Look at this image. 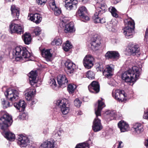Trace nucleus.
I'll return each mask as SVG.
<instances>
[{
  "label": "nucleus",
  "instance_id": "f257e3e1",
  "mask_svg": "<svg viewBox=\"0 0 148 148\" xmlns=\"http://www.w3.org/2000/svg\"><path fill=\"white\" fill-rule=\"evenodd\" d=\"M12 117L8 114H4L0 118V126L1 129L3 130V134L4 137L10 141H13L15 139V134L10 132H5L12 120Z\"/></svg>",
  "mask_w": 148,
  "mask_h": 148
},
{
  "label": "nucleus",
  "instance_id": "f03ea898",
  "mask_svg": "<svg viewBox=\"0 0 148 148\" xmlns=\"http://www.w3.org/2000/svg\"><path fill=\"white\" fill-rule=\"evenodd\" d=\"M11 10L12 14L15 20L12 21L9 27L11 33H16L18 34H23L24 32L23 27L20 24L14 23V21L17 19L19 15V10L18 8H16L14 5L11 6Z\"/></svg>",
  "mask_w": 148,
  "mask_h": 148
},
{
  "label": "nucleus",
  "instance_id": "7ed1b4c3",
  "mask_svg": "<svg viewBox=\"0 0 148 148\" xmlns=\"http://www.w3.org/2000/svg\"><path fill=\"white\" fill-rule=\"evenodd\" d=\"M141 69L134 66L122 74V79L126 82H133L137 80L140 74Z\"/></svg>",
  "mask_w": 148,
  "mask_h": 148
},
{
  "label": "nucleus",
  "instance_id": "20e7f679",
  "mask_svg": "<svg viewBox=\"0 0 148 148\" xmlns=\"http://www.w3.org/2000/svg\"><path fill=\"white\" fill-rule=\"evenodd\" d=\"M95 12L92 16L94 22L95 23H103L106 22L104 18L101 19L100 15L104 13L107 10V6L104 0H98L95 5Z\"/></svg>",
  "mask_w": 148,
  "mask_h": 148
},
{
  "label": "nucleus",
  "instance_id": "39448f33",
  "mask_svg": "<svg viewBox=\"0 0 148 148\" xmlns=\"http://www.w3.org/2000/svg\"><path fill=\"white\" fill-rule=\"evenodd\" d=\"M103 99L98 100L97 106L95 108L96 117L94 119L92 125V129L94 132H96L101 130L103 128L100 120L98 117L101 116V112L103 108L105 106L104 103L102 101Z\"/></svg>",
  "mask_w": 148,
  "mask_h": 148
},
{
  "label": "nucleus",
  "instance_id": "423d86ee",
  "mask_svg": "<svg viewBox=\"0 0 148 148\" xmlns=\"http://www.w3.org/2000/svg\"><path fill=\"white\" fill-rule=\"evenodd\" d=\"M13 55L16 61L24 62V59L29 58L31 56L26 47L22 46H17L15 47L13 51Z\"/></svg>",
  "mask_w": 148,
  "mask_h": 148
},
{
  "label": "nucleus",
  "instance_id": "0eeeda50",
  "mask_svg": "<svg viewBox=\"0 0 148 148\" xmlns=\"http://www.w3.org/2000/svg\"><path fill=\"white\" fill-rule=\"evenodd\" d=\"M124 22L125 26L123 29V33L126 38H131L135 28L134 21L130 18L125 20Z\"/></svg>",
  "mask_w": 148,
  "mask_h": 148
},
{
  "label": "nucleus",
  "instance_id": "6e6552de",
  "mask_svg": "<svg viewBox=\"0 0 148 148\" xmlns=\"http://www.w3.org/2000/svg\"><path fill=\"white\" fill-rule=\"evenodd\" d=\"M54 103L55 104L60 108L63 114H66L69 112V105L68 104L66 99H64L57 100Z\"/></svg>",
  "mask_w": 148,
  "mask_h": 148
},
{
  "label": "nucleus",
  "instance_id": "1a4fd4ad",
  "mask_svg": "<svg viewBox=\"0 0 148 148\" xmlns=\"http://www.w3.org/2000/svg\"><path fill=\"white\" fill-rule=\"evenodd\" d=\"M67 18L62 17L60 18V27H64L65 26L64 31L66 33L73 32L75 31L74 28V24L73 22L66 24Z\"/></svg>",
  "mask_w": 148,
  "mask_h": 148
},
{
  "label": "nucleus",
  "instance_id": "9d476101",
  "mask_svg": "<svg viewBox=\"0 0 148 148\" xmlns=\"http://www.w3.org/2000/svg\"><path fill=\"white\" fill-rule=\"evenodd\" d=\"M103 64H99V66L96 68L97 70L98 71H103V74L104 75L108 78H110L113 75L114 66L112 64L107 65L103 71Z\"/></svg>",
  "mask_w": 148,
  "mask_h": 148
},
{
  "label": "nucleus",
  "instance_id": "9b49d317",
  "mask_svg": "<svg viewBox=\"0 0 148 148\" xmlns=\"http://www.w3.org/2000/svg\"><path fill=\"white\" fill-rule=\"evenodd\" d=\"M113 97L119 101H123L126 99L127 95L124 91L120 90H114L112 92Z\"/></svg>",
  "mask_w": 148,
  "mask_h": 148
},
{
  "label": "nucleus",
  "instance_id": "f8f14e48",
  "mask_svg": "<svg viewBox=\"0 0 148 148\" xmlns=\"http://www.w3.org/2000/svg\"><path fill=\"white\" fill-rule=\"evenodd\" d=\"M4 94L7 99L11 101H15L18 98V93L15 90L9 88L6 90Z\"/></svg>",
  "mask_w": 148,
  "mask_h": 148
},
{
  "label": "nucleus",
  "instance_id": "ddd939ff",
  "mask_svg": "<svg viewBox=\"0 0 148 148\" xmlns=\"http://www.w3.org/2000/svg\"><path fill=\"white\" fill-rule=\"evenodd\" d=\"M87 13L86 8L84 6H82L79 8L76 12V16L81 18L82 21L86 22L89 20V17L86 15Z\"/></svg>",
  "mask_w": 148,
  "mask_h": 148
},
{
  "label": "nucleus",
  "instance_id": "4468645a",
  "mask_svg": "<svg viewBox=\"0 0 148 148\" xmlns=\"http://www.w3.org/2000/svg\"><path fill=\"white\" fill-rule=\"evenodd\" d=\"M128 53L133 56H139L140 53V48L137 45H134L132 43L129 44L126 49Z\"/></svg>",
  "mask_w": 148,
  "mask_h": 148
},
{
  "label": "nucleus",
  "instance_id": "2eb2a0df",
  "mask_svg": "<svg viewBox=\"0 0 148 148\" xmlns=\"http://www.w3.org/2000/svg\"><path fill=\"white\" fill-rule=\"evenodd\" d=\"M29 142L30 141L27 136L23 134H20L18 136L17 143L21 147H26L28 145Z\"/></svg>",
  "mask_w": 148,
  "mask_h": 148
},
{
  "label": "nucleus",
  "instance_id": "dca6fc26",
  "mask_svg": "<svg viewBox=\"0 0 148 148\" xmlns=\"http://www.w3.org/2000/svg\"><path fill=\"white\" fill-rule=\"evenodd\" d=\"M66 72L68 74L73 73L76 69V65L70 60H67L65 62Z\"/></svg>",
  "mask_w": 148,
  "mask_h": 148
},
{
  "label": "nucleus",
  "instance_id": "f3484780",
  "mask_svg": "<svg viewBox=\"0 0 148 148\" xmlns=\"http://www.w3.org/2000/svg\"><path fill=\"white\" fill-rule=\"evenodd\" d=\"M94 58L90 55H87L84 57L83 63L84 66L88 69H90L94 64Z\"/></svg>",
  "mask_w": 148,
  "mask_h": 148
},
{
  "label": "nucleus",
  "instance_id": "a211bd4d",
  "mask_svg": "<svg viewBox=\"0 0 148 148\" xmlns=\"http://www.w3.org/2000/svg\"><path fill=\"white\" fill-rule=\"evenodd\" d=\"M55 143L53 139H48L43 141L39 148H56Z\"/></svg>",
  "mask_w": 148,
  "mask_h": 148
},
{
  "label": "nucleus",
  "instance_id": "6ab92c4d",
  "mask_svg": "<svg viewBox=\"0 0 148 148\" xmlns=\"http://www.w3.org/2000/svg\"><path fill=\"white\" fill-rule=\"evenodd\" d=\"M90 44L91 48L93 50L96 51L99 49L100 43L97 36H95L91 39Z\"/></svg>",
  "mask_w": 148,
  "mask_h": 148
},
{
  "label": "nucleus",
  "instance_id": "aec40b11",
  "mask_svg": "<svg viewBox=\"0 0 148 148\" xmlns=\"http://www.w3.org/2000/svg\"><path fill=\"white\" fill-rule=\"evenodd\" d=\"M88 88L90 92L96 93L99 91V85L97 82L93 81L88 86Z\"/></svg>",
  "mask_w": 148,
  "mask_h": 148
},
{
  "label": "nucleus",
  "instance_id": "412c9836",
  "mask_svg": "<svg viewBox=\"0 0 148 148\" xmlns=\"http://www.w3.org/2000/svg\"><path fill=\"white\" fill-rule=\"evenodd\" d=\"M57 81L60 87L64 88L67 84L68 80L64 75H60L57 77Z\"/></svg>",
  "mask_w": 148,
  "mask_h": 148
},
{
  "label": "nucleus",
  "instance_id": "4be33fe9",
  "mask_svg": "<svg viewBox=\"0 0 148 148\" xmlns=\"http://www.w3.org/2000/svg\"><path fill=\"white\" fill-rule=\"evenodd\" d=\"M28 18V19L35 23L36 24L39 23L41 22L42 19L41 15L38 13L29 14Z\"/></svg>",
  "mask_w": 148,
  "mask_h": 148
},
{
  "label": "nucleus",
  "instance_id": "5701e85b",
  "mask_svg": "<svg viewBox=\"0 0 148 148\" xmlns=\"http://www.w3.org/2000/svg\"><path fill=\"white\" fill-rule=\"evenodd\" d=\"M77 3L78 1L77 0H69L66 2L65 6L68 10H75L77 7Z\"/></svg>",
  "mask_w": 148,
  "mask_h": 148
},
{
  "label": "nucleus",
  "instance_id": "b1692460",
  "mask_svg": "<svg viewBox=\"0 0 148 148\" xmlns=\"http://www.w3.org/2000/svg\"><path fill=\"white\" fill-rule=\"evenodd\" d=\"M105 56L106 58L116 60L119 58L120 55L118 52L112 51H108L106 54Z\"/></svg>",
  "mask_w": 148,
  "mask_h": 148
},
{
  "label": "nucleus",
  "instance_id": "393cba45",
  "mask_svg": "<svg viewBox=\"0 0 148 148\" xmlns=\"http://www.w3.org/2000/svg\"><path fill=\"white\" fill-rule=\"evenodd\" d=\"M118 126L121 132L127 131L129 130V125L126 122L123 121H120L118 123Z\"/></svg>",
  "mask_w": 148,
  "mask_h": 148
},
{
  "label": "nucleus",
  "instance_id": "a878e982",
  "mask_svg": "<svg viewBox=\"0 0 148 148\" xmlns=\"http://www.w3.org/2000/svg\"><path fill=\"white\" fill-rule=\"evenodd\" d=\"M133 130L134 133L136 134H140L143 130V126L140 123H136L134 126Z\"/></svg>",
  "mask_w": 148,
  "mask_h": 148
},
{
  "label": "nucleus",
  "instance_id": "bb28decb",
  "mask_svg": "<svg viewBox=\"0 0 148 148\" xmlns=\"http://www.w3.org/2000/svg\"><path fill=\"white\" fill-rule=\"evenodd\" d=\"M50 6L51 8L54 11V13L55 15L58 16L61 13V10L56 6L54 0L52 1Z\"/></svg>",
  "mask_w": 148,
  "mask_h": 148
},
{
  "label": "nucleus",
  "instance_id": "cd10ccee",
  "mask_svg": "<svg viewBox=\"0 0 148 148\" xmlns=\"http://www.w3.org/2000/svg\"><path fill=\"white\" fill-rule=\"evenodd\" d=\"M36 76L37 74L36 71H32L29 73V80L31 85H34L37 82Z\"/></svg>",
  "mask_w": 148,
  "mask_h": 148
},
{
  "label": "nucleus",
  "instance_id": "c85d7f7f",
  "mask_svg": "<svg viewBox=\"0 0 148 148\" xmlns=\"http://www.w3.org/2000/svg\"><path fill=\"white\" fill-rule=\"evenodd\" d=\"M14 106L17 109L19 110L20 111H23L25 110L26 104L23 100H20L18 103H14Z\"/></svg>",
  "mask_w": 148,
  "mask_h": 148
},
{
  "label": "nucleus",
  "instance_id": "c756f323",
  "mask_svg": "<svg viewBox=\"0 0 148 148\" xmlns=\"http://www.w3.org/2000/svg\"><path fill=\"white\" fill-rule=\"evenodd\" d=\"M35 90L31 88H29L26 91L25 96L27 100L30 101L32 99L34 95L35 94Z\"/></svg>",
  "mask_w": 148,
  "mask_h": 148
},
{
  "label": "nucleus",
  "instance_id": "7c9ffc66",
  "mask_svg": "<svg viewBox=\"0 0 148 148\" xmlns=\"http://www.w3.org/2000/svg\"><path fill=\"white\" fill-rule=\"evenodd\" d=\"M41 53L43 57L45 58L47 61H50L52 57V54L50 50L43 49Z\"/></svg>",
  "mask_w": 148,
  "mask_h": 148
},
{
  "label": "nucleus",
  "instance_id": "2f4dec72",
  "mask_svg": "<svg viewBox=\"0 0 148 148\" xmlns=\"http://www.w3.org/2000/svg\"><path fill=\"white\" fill-rule=\"evenodd\" d=\"M22 38L25 43L26 45H29L31 42V36L29 33H25L22 36Z\"/></svg>",
  "mask_w": 148,
  "mask_h": 148
},
{
  "label": "nucleus",
  "instance_id": "473e14b6",
  "mask_svg": "<svg viewBox=\"0 0 148 148\" xmlns=\"http://www.w3.org/2000/svg\"><path fill=\"white\" fill-rule=\"evenodd\" d=\"M63 130L61 129H56L53 133L54 137L57 139H60L61 136L63 133Z\"/></svg>",
  "mask_w": 148,
  "mask_h": 148
},
{
  "label": "nucleus",
  "instance_id": "72a5a7b5",
  "mask_svg": "<svg viewBox=\"0 0 148 148\" xmlns=\"http://www.w3.org/2000/svg\"><path fill=\"white\" fill-rule=\"evenodd\" d=\"M90 141L89 140L87 142L79 143L76 145L75 148H89V145L90 144L89 142Z\"/></svg>",
  "mask_w": 148,
  "mask_h": 148
},
{
  "label": "nucleus",
  "instance_id": "f704fd0d",
  "mask_svg": "<svg viewBox=\"0 0 148 148\" xmlns=\"http://www.w3.org/2000/svg\"><path fill=\"white\" fill-rule=\"evenodd\" d=\"M108 10L113 16L116 18L118 17V12L114 7L111 6L108 8Z\"/></svg>",
  "mask_w": 148,
  "mask_h": 148
},
{
  "label": "nucleus",
  "instance_id": "c9c22d12",
  "mask_svg": "<svg viewBox=\"0 0 148 148\" xmlns=\"http://www.w3.org/2000/svg\"><path fill=\"white\" fill-rule=\"evenodd\" d=\"M62 42L61 38L58 36L56 37L54 39L52 42L51 44L52 45H60Z\"/></svg>",
  "mask_w": 148,
  "mask_h": 148
},
{
  "label": "nucleus",
  "instance_id": "e433bc0d",
  "mask_svg": "<svg viewBox=\"0 0 148 148\" xmlns=\"http://www.w3.org/2000/svg\"><path fill=\"white\" fill-rule=\"evenodd\" d=\"M105 114L106 115H109L111 117V120L113 119L116 117L115 112L114 111L108 110L105 112Z\"/></svg>",
  "mask_w": 148,
  "mask_h": 148
},
{
  "label": "nucleus",
  "instance_id": "4c0bfd02",
  "mask_svg": "<svg viewBox=\"0 0 148 148\" xmlns=\"http://www.w3.org/2000/svg\"><path fill=\"white\" fill-rule=\"evenodd\" d=\"M76 88L75 85L70 84L68 86V90L70 94H72L74 92L75 89Z\"/></svg>",
  "mask_w": 148,
  "mask_h": 148
},
{
  "label": "nucleus",
  "instance_id": "58836bf2",
  "mask_svg": "<svg viewBox=\"0 0 148 148\" xmlns=\"http://www.w3.org/2000/svg\"><path fill=\"white\" fill-rule=\"evenodd\" d=\"M72 47L71 44L69 42V41H67L65 45L63 47V49L65 51H67Z\"/></svg>",
  "mask_w": 148,
  "mask_h": 148
},
{
  "label": "nucleus",
  "instance_id": "ea45409f",
  "mask_svg": "<svg viewBox=\"0 0 148 148\" xmlns=\"http://www.w3.org/2000/svg\"><path fill=\"white\" fill-rule=\"evenodd\" d=\"M1 103L4 108H6L10 106L9 102L4 99H2Z\"/></svg>",
  "mask_w": 148,
  "mask_h": 148
},
{
  "label": "nucleus",
  "instance_id": "a19ab883",
  "mask_svg": "<svg viewBox=\"0 0 148 148\" xmlns=\"http://www.w3.org/2000/svg\"><path fill=\"white\" fill-rule=\"evenodd\" d=\"M49 82L52 88L53 89H55L57 85L55 79L54 78L51 79Z\"/></svg>",
  "mask_w": 148,
  "mask_h": 148
},
{
  "label": "nucleus",
  "instance_id": "79ce46f5",
  "mask_svg": "<svg viewBox=\"0 0 148 148\" xmlns=\"http://www.w3.org/2000/svg\"><path fill=\"white\" fill-rule=\"evenodd\" d=\"M41 31V29L40 27H36L34 29L32 34L35 35L36 36H37L40 34Z\"/></svg>",
  "mask_w": 148,
  "mask_h": 148
},
{
  "label": "nucleus",
  "instance_id": "37998d69",
  "mask_svg": "<svg viewBox=\"0 0 148 148\" xmlns=\"http://www.w3.org/2000/svg\"><path fill=\"white\" fill-rule=\"evenodd\" d=\"M95 74L93 71H88L86 73V76L89 79H93L94 78Z\"/></svg>",
  "mask_w": 148,
  "mask_h": 148
},
{
  "label": "nucleus",
  "instance_id": "c03bdc74",
  "mask_svg": "<svg viewBox=\"0 0 148 148\" xmlns=\"http://www.w3.org/2000/svg\"><path fill=\"white\" fill-rule=\"evenodd\" d=\"M75 106L77 107H79L82 104V102L78 99H76L74 101Z\"/></svg>",
  "mask_w": 148,
  "mask_h": 148
},
{
  "label": "nucleus",
  "instance_id": "a18cd8bd",
  "mask_svg": "<svg viewBox=\"0 0 148 148\" xmlns=\"http://www.w3.org/2000/svg\"><path fill=\"white\" fill-rule=\"evenodd\" d=\"M18 117L21 119H25L27 118L28 116L27 114L22 112L21 113Z\"/></svg>",
  "mask_w": 148,
  "mask_h": 148
},
{
  "label": "nucleus",
  "instance_id": "49530a36",
  "mask_svg": "<svg viewBox=\"0 0 148 148\" xmlns=\"http://www.w3.org/2000/svg\"><path fill=\"white\" fill-rule=\"evenodd\" d=\"M36 2L39 5H44L46 2L47 0H36Z\"/></svg>",
  "mask_w": 148,
  "mask_h": 148
},
{
  "label": "nucleus",
  "instance_id": "de8ad7c7",
  "mask_svg": "<svg viewBox=\"0 0 148 148\" xmlns=\"http://www.w3.org/2000/svg\"><path fill=\"white\" fill-rule=\"evenodd\" d=\"M118 144L117 148H121L123 147V144L122 142L120 141H118L116 142V144Z\"/></svg>",
  "mask_w": 148,
  "mask_h": 148
},
{
  "label": "nucleus",
  "instance_id": "09e8293b",
  "mask_svg": "<svg viewBox=\"0 0 148 148\" xmlns=\"http://www.w3.org/2000/svg\"><path fill=\"white\" fill-rule=\"evenodd\" d=\"M48 132V129L47 128H46V129H45L43 131V133L45 135L47 134Z\"/></svg>",
  "mask_w": 148,
  "mask_h": 148
},
{
  "label": "nucleus",
  "instance_id": "8fccbe9b",
  "mask_svg": "<svg viewBox=\"0 0 148 148\" xmlns=\"http://www.w3.org/2000/svg\"><path fill=\"white\" fill-rule=\"evenodd\" d=\"M145 145L147 148H148V139L145 142Z\"/></svg>",
  "mask_w": 148,
  "mask_h": 148
},
{
  "label": "nucleus",
  "instance_id": "3c124183",
  "mask_svg": "<svg viewBox=\"0 0 148 148\" xmlns=\"http://www.w3.org/2000/svg\"><path fill=\"white\" fill-rule=\"evenodd\" d=\"M148 37V29H147L145 32V37L147 38Z\"/></svg>",
  "mask_w": 148,
  "mask_h": 148
},
{
  "label": "nucleus",
  "instance_id": "603ef678",
  "mask_svg": "<svg viewBox=\"0 0 148 148\" xmlns=\"http://www.w3.org/2000/svg\"><path fill=\"white\" fill-rule=\"evenodd\" d=\"M114 1V4H116L119 2L121 0H113Z\"/></svg>",
  "mask_w": 148,
  "mask_h": 148
},
{
  "label": "nucleus",
  "instance_id": "864d4df0",
  "mask_svg": "<svg viewBox=\"0 0 148 148\" xmlns=\"http://www.w3.org/2000/svg\"><path fill=\"white\" fill-rule=\"evenodd\" d=\"M36 100H34V99L33 100H32V102L31 103H32V105H33L36 102Z\"/></svg>",
  "mask_w": 148,
  "mask_h": 148
},
{
  "label": "nucleus",
  "instance_id": "5fc2aeb1",
  "mask_svg": "<svg viewBox=\"0 0 148 148\" xmlns=\"http://www.w3.org/2000/svg\"><path fill=\"white\" fill-rule=\"evenodd\" d=\"M80 0V1H82V2H84V3L87 2L89 1V0Z\"/></svg>",
  "mask_w": 148,
  "mask_h": 148
},
{
  "label": "nucleus",
  "instance_id": "6e6d98bb",
  "mask_svg": "<svg viewBox=\"0 0 148 148\" xmlns=\"http://www.w3.org/2000/svg\"><path fill=\"white\" fill-rule=\"evenodd\" d=\"M5 1L7 2H11V1H13L14 0H5Z\"/></svg>",
  "mask_w": 148,
  "mask_h": 148
},
{
  "label": "nucleus",
  "instance_id": "4d7b16f0",
  "mask_svg": "<svg viewBox=\"0 0 148 148\" xmlns=\"http://www.w3.org/2000/svg\"><path fill=\"white\" fill-rule=\"evenodd\" d=\"M143 1H146V2L148 1V0H143Z\"/></svg>",
  "mask_w": 148,
  "mask_h": 148
},
{
  "label": "nucleus",
  "instance_id": "13d9d810",
  "mask_svg": "<svg viewBox=\"0 0 148 148\" xmlns=\"http://www.w3.org/2000/svg\"><path fill=\"white\" fill-rule=\"evenodd\" d=\"M31 148H36L34 147H31Z\"/></svg>",
  "mask_w": 148,
  "mask_h": 148
},
{
  "label": "nucleus",
  "instance_id": "bf43d9fd",
  "mask_svg": "<svg viewBox=\"0 0 148 148\" xmlns=\"http://www.w3.org/2000/svg\"><path fill=\"white\" fill-rule=\"evenodd\" d=\"M91 134L93 136L94 133H91Z\"/></svg>",
  "mask_w": 148,
  "mask_h": 148
},
{
  "label": "nucleus",
  "instance_id": "052dcab7",
  "mask_svg": "<svg viewBox=\"0 0 148 148\" xmlns=\"http://www.w3.org/2000/svg\"><path fill=\"white\" fill-rule=\"evenodd\" d=\"M91 144H92V142H91Z\"/></svg>",
  "mask_w": 148,
  "mask_h": 148
}]
</instances>
